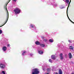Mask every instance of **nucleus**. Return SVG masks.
<instances>
[{
  "mask_svg": "<svg viewBox=\"0 0 74 74\" xmlns=\"http://www.w3.org/2000/svg\"><path fill=\"white\" fill-rule=\"evenodd\" d=\"M32 74H38L40 73L39 70L38 69H34L32 71Z\"/></svg>",
  "mask_w": 74,
  "mask_h": 74,
  "instance_id": "obj_1",
  "label": "nucleus"
},
{
  "mask_svg": "<svg viewBox=\"0 0 74 74\" xmlns=\"http://www.w3.org/2000/svg\"><path fill=\"white\" fill-rule=\"evenodd\" d=\"M6 12L7 13V16L6 20L5 21V24L1 26H0L1 27H2V26H4V25H5V23H7V22L8 21V17L9 16V14H8V10H6Z\"/></svg>",
  "mask_w": 74,
  "mask_h": 74,
  "instance_id": "obj_2",
  "label": "nucleus"
},
{
  "mask_svg": "<svg viewBox=\"0 0 74 74\" xmlns=\"http://www.w3.org/2000/svg\"><path fill=\"white\" fill-rule=\"evenodd\" d=\"M5 64L3 63H1L0 64V68L1 69H5Z\"/></svg>",
  "mask_w": 74,
  "mask_h": 74,
  "instance_id": "obj_3",
  "label": "nucleus"
},
{
  "mask_svg": "<svg viewBox=\"0 0 74 74\" xmlns=\"http://www.w3.org/2000/svg\"><path fill=\"white\" fill-rule=\"evenodd\" d=\"M14 11L16 14H19L21 12V11H20V10H14Z\"/></svg>",
  "mask_w": 74,
  "mask_h": 74,
  "instance_id": "obj_4",
  "label": "nucleus"
},
{
  "mask_svg": "<svg viewBox=\"0 0 74 74\" xmlns=\"http://www.w3.org/2000/svg\"><path fill=\"white\" fill-rule=\"evenodd\" d=\"M2 50L4 52L6 51V50H7V47H6L5 46H4L2 48Z\"/></svg>",
  "mask_w": 74,
  "mask_h": 74,
  "instance_id": "obj_5",
  "label": "nucleus"
},
{
  "mask_svg": "<svg viewBox=\"0 0 74 74\" xmlns=\"http://www.w3.org/2000/svg\"><path fill=\"white\" fill-rule=\"evenodd\" d=\"M69 59H71V58H72V55H71V53H69Z\"/></svg>",
  "mask_w": 74,
  "mask_h": 74,
  "instance_id": "obj_6",
  "label": "nucleus"
},
{
  "mask_svg": "<svg viewBox=\"0 0 74 74\" xmlns=\"http://www.w3.org/2000/svg\"><path fill=\"white\" fill-rule=\"evenodd\" d=\"M9 2H8L7 4H6L4 6V8L5 10H7V4H8V3H9V2H10V1H11V0H9Z\"/></svg>",
  "mask_w": 74,
  "mask_h": 74,
  "instance_id": "obj_7",
  "label": "nucleus"
},
{
  "mask_svg": "<svg viewBox=\"0 0 74 74\" xmlns=\"http://www.w3.org/2000/svg\"><path fill=\"white\" fill-rule=\"evenodd\" d=\"M60 59L62 60L63 59V54L61 53L60 54Z\"/></svg>",
  "mask_w": 74,
  "mask_h": 74,
  "instance_id": "obj_8",
  "label": "nucleus"
},
{
  "mask_svg": "<svg viewBox=\"0 0 74 74\" xmlns=\"http://www.w3.org/2000/svg\"><path fill=\"white\" fill-rule=\"evenodd\" d=\"M51 58L52 59H56V56L55 55H52L51 56Z\"/></svg>",
  "mask_w": 74,
  "mask_h": 74,
  "instance_id": "obj_9",
  "label": "nucleus"
},
{
  "mask_svg": "<svg viewBox=\"0 0 74 74\" xmlns=\"http://www.w3.org/2000/svg\"><path fill=\"white\" fill-rule=\"evenodd\" d=\"M60 8L61 9H63V8H65V7L63 5H61L60 6Z\"/></svg>",
  "mask_w": 74,
  "mask_h": 74,
  "instance_id": "obj_10",
  "label": "nucleus"
},
{
  "mask_svg": "<svg viewBox=\"0 0 74 74\" xmlns=\"http://www.w3.org/2000/svg\"><path fill=\"white\" fill-rule=\"evenodd\" d=\"M21 52H22V55H25V53H26V51H21Z\"/></svg>",
  "mask_w": 74,
  "mask_h": 74,
  "instance_id": "obj_11",
  "label": "nucleus"
},
{
  "mask_svg": "<svg viewBox=\"0 0 74 74\" xmlns=\"http://www.w3.org/2000/svg\"><path fill=\"white\" fill-rule=\"evenodd\" d=\"M58 74H62V70L60 69L59 71V72H58Z\"/></svg>",
  "mask_w": 74,
  "mask_h": 74,
  "instance_id": "obj_12",
  "label": "nucleus"
},
{
  "mask_svg": "<svg viewBox=\"0 0 74 74\" xmlns=\"http://www.w3.org/2000/svg\"><path fill=\"white\" fill-rule=\"evenodd\" d=\"M35 44L36 45H40V42H38V41H37L36 42Z\"/></svg>",
  "mask_w": 74,
  "mask_h": 74,
  "instance_id": "obj_13",
  "label": "nucleus"
},
{
  "mask_svg": "<svg viewBox=\"0 0 74 74\" xmlns=\"http://www.w3.org/2000/svg\"><path fill=\"white\" fill-rule=\"evenodd\" d=\"M38 53L39 54L41 55V54H42V53H43V52L42 51H38Z\"/></svg>",
  "mask_w": 74,
  "mask_h": 74,
  "instance_id": "obj_14",
  "label": "nucleus"
},
{
  "mask_svg": "<svg viewBox=\"0 0 74 74\" xmlns=\"http://www.w3.org/2000/svg\"><path fill=\"white\" fill-rule=\"evenodd\" d=\"M40 45L41 47H44L45 46V45L44 44H40Z\"/></svg>",
  "mask_w": 74,
  "mask_h": 74,
  "instance_id": "obj_15",
  "label": "nucleus"
},
{
  "mask_svg": "<svg viewBox=\"0 0 74 74\" xmlns=\"http://www.w3.org/2000/svg\"><path fill=\"white\" fill-rule=\"evenodd\" d=\"M70 49L71 50H73V49H74V47L73 46H70Z\"/></svg>",
  "mask_w": 74,
  "mask_h": 74,
  "instance_id": "obj_16",
  "label": "nucleus"
},
{
  "mask_svg": "<svg viewBox=\"0 0 74 74\" xmlns=\"http://www.w3.org/2000/svg\"><path fill=\"white\" fill-rule=\"evenodd\" d=\"M53 40L52 39L49 40V42H53Z\"/></svg>",
  "mask_w": 74,
  "mask_h": 74,
  "instance_id": "obj_17",
  "label": "nucleus"
},
{
  "mask_svg": "<svg viewBox=\"0 0 74 74\" xmlns=\"http://www.w3.org/2000/svg\"><path fill=\"white\" fill-rule=\"evenodd\" d=\"M66 2L68 4H69V0H65Z\"/></svg>",
  "mask_w": 74,
  "mask_h": 74,
  "instance_id": "obj_18",
  "label": "nucleus"
},
{
  "mask_svg": "<svg viewBox=\"0 0 74 74\" xmlns=\"http://www.w3.org/2000/svg\"><path fill=\"white\" fill-rule=\"evenodd\" d=\"M30 27H34V25H33L32 24H31L30 25Z\"/></svg>",
  "mask_w": 74,
  "mask_h": 74,
  "instance_id": "obj_19",
  "label": "nucleus"
},
{
  "mask_svg": "<svg viewBox=\"0 0 74 74\" xmlns=\"http://www.w3.org/2000/svg\"><path fill=\"white\" fill-rule=\"evenodd\" d=\"M47 71H48V72H49V71H51V69H49V68H48V69H47Z\"/></svg>",
  "mask_w": 74,
  "mask_h": 74,
  "instance_id": "obj_20",
  "label": "nucleus"
},
{
  "mask_svg": "<svg viewBox=\"0 0 74 74\" xmlns=\"http://www.w3.org/2000/svg\"><path fill=\"white\" fill-rule=\"evenodd\" d=\"M49 62H50V63H52V61L51 59H49Z\"/></svg>",
  "mask_w": 74,
  "mask_h": 74,
  "instance_id": "obj_21",
  "label": "nucleus"
},
{
  "mask_svg": "<svg viewBox=\"0 0 74 74\" xmlns=\"http://www.w3.org/2000/svg\"><path fill=\"white\" fill-rule=\"evenodd\" d=\"M54 7H57V6H58V5L56 3L54 4Z\"/></svg>",
  "mask_w": 74,
  "mask_h": 74,
  "instance_id": "obj_22",
  "label": "nucleus"
},
{
  "mask_svg": "<svg viewBox=\"0 0 74 74\" xmlns=\"http://www.w3.org/2000/svg\"><path fill=\"white\" fill-rule=\"evenodd\" d=\"M2 74H5V72L4 71H2Z\"/></svg>",
  "mask_w": 74,
  "mask_h": 74,
  "instance_id": "obj_23",
  "label": "nucleus"
},
{
  "mask_svg": "<svg viewBox=\"0 0 74 74\" xmlns=\"http://www.w3.org/2000/svg\"><path fill=\"white\" fill-rule=\"evenodd\" d=\"M7 46L8 47H10V45L9 44H8L7 45Z\"/></svg>",
  "mask_w": 74,
  "mask_h": 74,
  "instance_id": "obj_24",
  "label": "nucleus"
},
{
  "mask_svg": "<svg viewBox=\"0 0 74 74\" xmlns=\"http://www.w3.org/2000/svg\"><path fill=\"white\" fill-rule=\"evenodd\" d=\"M58 47H60V44H58Z\"/></svg>",
  "mask_w": 74,
  "mask_h": 74,
  "instance_id": "obj_25",
  "label": "nucleus"
},
{
  "mask_svg": "<svg viewBox=\"0 0 74 74\" xmlns=\"http://www.w3.org/2000/svg\"><path fill=\"white\" fill-rule=\"evenodd\" d=\"M3 33V32L2 31V30H0V34H1Z\"/></svg>",
  "mask_w": 74,
  "mask_h": 74,
  "instance_id": "obj_26",
  "label": "nucleus"
},
{
  "mask_svg": "<svg viewBox=\"0 0 74 74\" xmlns=\"http://www.w3.org/2000/svg\"><path fill=\"white\" fill-rule=\"evenodd\" d=\"M15 10H19V8H16L15 9Z\"/></svg>",
  "mask_w": 74,
  "mask_h": 74,
  "instance_id": "obj_27",
  "label": "nucleus"
},
{
  "mask_svg": "<svg viewBox=\"0 0 74 74\" xmlns=\"http://www.w3.org/2000/svg\"><path fill=\"white\" fill-rule=\"evenodd\" d=\"M44 41H47V39H45V40H44Z\"/></svg>",
  "mask_w": 74,
  "mask_h": 74,
  "instance_id": "obj_28",
  "label": "nucleus"
},
{
  "mask_svg": "<svg viewBox=\"0 0 74 74\" xmlns=\"http://www.w3.org/2000/svg\"><path fill=\"white\" fill-rule=\"evenodd\" d=\"M71 3V0H70V2L69 3V5H70V3Z\"/></svg>",
  "mask_w": 74,
  "mask_h": 74,
  "instance_id": "obj_29",
  "label": "nucleus"
},
{
  "mask_svg": "<svg viewBox=\"0 0 74 74\" xmlns=\"http://www.w3.org/2000/svg\"><path fill=\"white\" fill-rule=\"evenodd\" d=\"M13 1H15V2H16V0H13Z\"/></svg>",
  "mask_w": 74,
  "mask_h": 74,
  "instance_id": "obj_30",
  "label": "nucleus"
},
{
  "mask_svg": "<svg viewBox=\"0 0 74 74\" xmlns=\"http://www.w3.org/2000/svg\"><path fill=\"white\" fill-rule=\"evenodd\" d=\"M33 55V54H30V55H31V56H32Z\"/></svg>",
  "mask_w": 74,
  "mask_h": 74,
  "instance_id": "obj_31",
  "label": "nucleus"
},
{
  "mask_svg": "<svg viewBox=\"0 0 74 74\" xmlns=\"http://www.w3.org/2000/svg\"><path fill=\"white\" fill-rule=\"evenodd\" d=\"M69 42H71V41H70V40H69Z\"/></svg>",
  "mask_w": 74,
  "mask_h": 74,
  "instance_id": "obj_32",
  "label": "nucleus"
},
{
  "mask_svg": "<svg viewBox=\"0 0 74 74\" xmlns=\"http://www.w3.org/2000/svg\"><path fill=\"white\" fill-rule=\"evenodd\" d=\"M55 74H58V73L56 72L55 73Z\"/></svg>",
  "mask_w": 74,
  "mask_h": 74,
  "instance_id": "obj_33",
  "label": "nucleus"
},
{
  "mask_svg": "<svg viewBox=\"0 0 74 74\" xmlns=\"http://www.w3.org/2000/svg\"><path fill=\"white\" fill-rule=\"evenodd\" d=\"M71 74H74V73L73 72V73H72Z\"/></svg>",
  "mask_w": 74,
  "mask_h": 74,
  "instance_id": "obj_34",
  "label": "nucleus"
},
{
  "mask_svg": "<svg viewBox=\"0 0 74 74\" xmlns=\"http://www.w3.org/2000/svg\"><path fill=\"white\" fill-rule=\"evenodd\" d=\"M68 8H69V7H68L67 8V10H68Z\"/></svg>",
  "mask_w": 74,
  "mask_h": 74,
  "instance_id": "obj_35",
  "label": "nucleus"
},
{
  "mask_svg": "<svg viewBox=\"0 0 74 74\" xmlns=\"http://www.w3.org/2000/svg\"><path fill=\"white\" fill-rule=\"evenodd\" d=\"M2 36H4V34H2Z\"/></svg>",
  "mask_w": 74,
  "mask_h": 74,
  "instance_id": "obj_36",
  "label": "nucleus"
},
{
  "mask_svg": "<svg viewBox=\"0 0 74 74\" xmlns=\"http://www.w3.org/2000/svg\"><path fill=\"white\" fill-rule=\"evenodd\" d=\"M5 74H7V73H5Z\"/></svg>",
  "mask_w": 74,
  "mask_h": 74,
  "instance_id": "obj_37",
  "label": "nucleus"
},
{
  "mask_svg": "<svg viewBox=\"0 0 74 74\" xmlns=\"http://www.w3.org/2000/svg\"><path fill=\"white\" fill-rule=\"evenodd\" d=\"M47 74H49V73H47Z\"/></svg>",
  "mask_w": 74,
  "mask_h": 74,
  "instance_id": "obj_38",
  "label": "nucleus"
},
{
  "mask_svg": "<svg viewBox=\"0 0 74 74\" xmlns=\"http://www.w3.org/2000/svg\"><path fill=\"white\" fill-rule=\"evenodd\" d=\"M63 1H65L64 0H63Z\"/></svg>",
  "mask_w": 74,
  "mask_h": 74,
  "instance_id": "obj_39",
  "label": "nucleus"
}]
</instances>
